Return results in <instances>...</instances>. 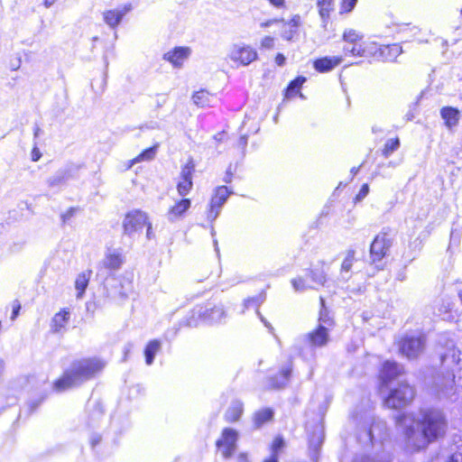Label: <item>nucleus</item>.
Listing matches in <instances>:
<instances>
[{
  "mask_svg": "<svg viewBox=\"0 0 462 462\" xmlns=\"http://www.w3.org/2000/svg\"><path fill=\"white\" fill-rule=\"evenodd\" d=\"M460 114L457 107L451 106H442L439 110V116L444 122V125L450 131L458 125Z\"/></svg>",
  "mask_w": 462,
  "mask_h": 462,
  "instance_id": "16",
  "label": "nucleus"
},
{
  "mask_svg": "<svg viewBox=\"0 0 462 462\" xmlns=\"http://www.w3.org/2000/svg\"><path fill=\"white\" fill-rule=\"evenodd\" d=\"M357 3V0H342L340 14L350 13L354 10Z\"/></svg>",
  "mask_w": 462,
  "mask_h": 462,
  "instance_id": "52",
  "label": "nucleus"
},
{
  "mask_svg": "<svg viewBox=\"0 0 462 462\" xmlns=\"http://www.w3.org/2000/svg\"><path fill=\"white\" fill-rule=\"evenodd\" d=\"M235 171H236V168L233 169V165H232V163H230L229 166L227 167L226 172H225L224 177H223V181L225 183L228 184V183L232 182Z\"/></svg>",
  "mask_w": 462,
  "mask_h": 462,
  "instance_id": "58",
  "label": "nucleus"
},
{
  "mask_svg": "<svg viewBox=\"0 0 462 462\" xmlns=\"http://www.w3.org/2000/svg\"><path fill=\"white\" fill-rule=\"evenodd\" d=\"M91 273L92 271H88V273H81L77 276L75 281L77 298H81L84 295L89 282Z\"/></svg>",
  "mask_w": 462,
  "mask_h": 462,
  "instance_id": "37",
  "label": "nucleus"
},
{
  "mask_svg": "<svg viewBox=\"0 0 462 462\" xmlns=\"http://www.w3.org/2000/svg\"><path fill=\"white\" fill-rule=\"evenodd\" d=\"M425 346L426 339L421 335H405L398 343L400 354L410 360L416 359L424 351Z\"/></svg>",
  "mask_w": 462,
  "mask_h": 462,
  "instance_id": "7",
  "label": "nucleus"
},
{
  "mask_svg": "<svg viewBox=\"0 0 462 462\" xmlns=\"http://www.w3.org/2000/svg\"><path fill=\"white\" fill-rule=\"evenodd\" d=\"M274 61L277 66L282 67L286 63V57L282 53L278 52L274 58Z\"/></svg>",
  "mask_w": 462,
  "mask_h": 462,
  "instance_id": "64",
  "label": "nucleus"
},
{
  "mask_svg": "<svg viewBox=\"0 0 462 462\" xmlns=\"http://www.w3.org/2000/svg\"><path fill=\"white\" fill-rule=\"evenodd\" d=\"M70 319V312L68 309H61L57 312L51 321V332L53 334L62 333V329L66 328Z\"/></svg>",
  "mask_w": 462,
  "mask_h": 462,
  "instance_id": "19",
  "label": "nucleus"
},
{
  "mask_svg": "<svg viewBox=\"0 0 462 462\" xmlns=\"http://www.w3.org/2000/svg\"><path fill=\"white\" fill-rule=\"evenodd\" d=\"M22 309V304L18 300H14L12 303V314L11 320H15L20 315V311Z\"/></svg>",
  "mask_w": 462,
  "mask_h": 462,
  "instance_id": "54",
  "label": "nucleus"
},
{
  "mask_svg": "<svg viewBox=\"0 0 462 462\" xmlns=\"http://www.w3.org/2000/svg\"><path fill=\"white\" fill-rule=\"evenodd\" d=\"M248 143V136L246 134H243L239 137L237 142V146L242 150L243 157L245 155V150Z\"/></svg>",
  "mask_w": 462,
  "mask_h": 462,
  "instance_id": "59",
  "label": "nucleus"
},
{
  "mask_svg": "<svg viewBox=\"0 0 462 462\" xmlns=\"http://www.w3.org/2000/svg\"><path fill=\"white\" fill-rule=\"evenodd\" d=\"M233 193V189L225 185L215 188L207 211L208 221L213 223L217 218L222 208Z\"/></svg>",
  "mask_w": 462,
  "mask_h": 462,
  "instance_id": "8",
  "label": "nucleus"
},
{
  "mask_svg": "<svg viewBox=\"0 0 462 462\" xmlns=\"http://www.w3.org/2000/svg\"><path fill=\"white\" fill-rule=\"evenodd\" d=\"M84 168H86V165L83 162L75 163L72 162H69L59 170L64 175L65 180L69 181L79 180L80 177L79 171Z\"/></svg>",
  "mask_w": 462,
  "mask_h": 462,
  "instance_id": "25",
  "label": "nucleus"
},
{
  "mask_svg": "<svg viewBox=\"0 0 462 462\" xmlns=\"http://www.w3.org/2000/svg\"><path fill=\"white\" fill-rule=\"evenodd\" d=\"M243 411V402L239 400H234L225 413V419L227 422H236L240 420Z\"/></svg>",
  "mask_w": 462,
  "mask_h": 462,
  "instance_id": "28",
  "label": "nucleus"
},
{
  "mask_svg": "<svg viewBox=\"0 0 462 462\" xmlns=\"http://www.w3.org/2000/svg\"><path fill=\"white\" fill-rule=\"evenodd\" d=\"M445 341L446 350L439 353L441 368L446 373L430 369L425 376L424 385L428 393L443 405L455 402L458 399V393L456 387V374L452 369L453 365H458L461 361V351L456 347L452 339L440 337L439 344Z\"/></svg>",
  "mask_w": 462,
  "mask_h": 462,
  "instance_id": "1",
  "label": "nucleus"
},
{
  "mask_svg": "<svg viewBox=\"0 0 462 462\" xmlns=\"http://www.w3.org/2000/svg\"><path fill=\"white\" fill-rule=\"evenodd\" d=\"M292 367V362L289 360L281 367L278 374L269 377V386L276 390L284 388L291 379Z\"/></svg>",
  "mask_w": 462,
  "mask_h": 462,
  "instance_id": "14",
  "label": "nucleus"
},
{
  "mask_svg": "<svg viewBox=\"0 0 462 462\" xmlns=\"http://www.w3.org/2000/svg\"><path fill=\"white\" fill-rule=\"evenodd\" d=\"M323 263L315 265L311 269L304 271L305 276L310 278L311 282L318 285H324L327 281V274L323 269Z\"/></svg>",
  "mask_w": 462,
  "mask_h": 462,
  "instance_id": "29",
  "label": "nucleus"
},
{
  "mask_svg": "<svg viewBox=\"0 0 462 462\" xmlns=\"http://www.w3.org/2000/svg\"><path fill=\"white\" fill-rule=\"evenodd\" d=\"M400 144L401 143L398 137L387 140L383 149V155L386 158L389 157L393 152L399 149Z\"/></svg>",
  "mask_w": 462,
  "mask_h": 462,
  "instance_id": "45",
  "label": "nucleus"
},
{
  "mask_svg": "<svg viewBox=\"0 0 462 462\" xmlns=\"http://www.w3.org/2000/svg\"><path fill=\"white\" fill-rule=\"evenodd\" d=\"M190 54L189 47L179 46L163 54V60L169 61L175 68H180L184 60L188 59Z\"/></svg>",
  "mask_w": 462,
  "mask_h": 462,
  "instance_id": "18",
  "label": "nucleus"
},
{
  "mask_svg": "<svg viewBox=\"0 0 462 462\" xmlns=\"http://www.w3.org/2000/svg\"><path fill=\"white\" fill-rule=\"evenodd\" d=\"M305 337L311 347H323L329 341V329L324 325H318L315 329L309 332Z\"/></svg>",
  "mask_w": 462,
  "mask_h": 462,
  "instance_id": "15",
  "label": "nucleus"
},
{
  "mask_svg": "<svg viewBox=\"0 0 462 462\" xmlns=\"http://www.w3.org/2000/svg\"><path fill=\"white\" fill-rule=\"evenodd\" d=\"M46 398L47 393L43 391H41L34 396L30 397L23 408L19 417H21L22 413H25L27 417L32 415L37 411V409L41 406Z\"/></svg>",
  "mask_w": 462,
  "mask_h": 462,
  "instance_id": "22",
  "label": "nucleus"
},
{
  "mask_svg": "<svg viewBox=\"0 0 462 462\" xmlns=\"http://www.w3.org/2000/svg\"><path fill=\"white\" fill-rule=\"evenodd\" d=\"M105 365L106 363L97 356L76 359L53 383V389L57 392H63L70 387L80 385L96 377Z\"/></svg>",
  "mask_w": 462,
  "mask_h": 462,
  "instance_id": "2",
  "label": "nucleus"
},
{
  "mask_svg": "<svg viewBox=\"0 0 462 462\" xmlns=\"http://www.w3.org/2000/svg\"><path fill=\"white\" fill-rule=\"evenodd\" d=\"M418 432L422 438L423 448L442 439L448 429V414L440 408H420L416 420Z\"/></svg>",
  "mask_w": 462,
  "mask_h": 462,
  "instance_id": "3",
  "label": "nucleus"
},
{
  "mask_svg": "<svg viewBox=\"0 0 462 462\" xmlns=\"http://www.w3.org/2000/svg\"><path fill=\"white\" fill-rule=\"evenodd\" d=\"M102 436L97 432H92L89 436V443L93 449H95L101 442Z\"/></svg>",
  "mask_w": 462,
  "mask_h": 462,
  "instance_id": "56",
  "label": "nucleus"
},
{
  "mask_svg": "<svg viewBox=\"0 0 462 462\" xmlns=\"http://www.w3.org/2000/svg\"><path fill=\"white\" fill-rule=\"evenodd\" d=\"M298 34V30L294 29V28H291L290 27V29H284L282 32V39L286 40V41H292L294 36Z\"/></svg>",
  "mask_w": 462,
  "mask_h": 462,
  "instance_id": "55",
  "label": "nucleus"
},
{
  "mask_svg": "<svg viewBox=\"0 0 462 462\" xmlns=\"http://www.w3.org/2000/svg\"><path fill=\"white\" fill-rule=\"evenodd\" d=\"M239 432L233 428H224L221 436L216 441V447L225 459L231 458L237 448Z\"/></svg>",
  "mask_w": 462,
  "mask_h": 462,
  "instance_id": "9",
  "label": "nucleus"
},
{
  "mask_svg": "<svg viewBox=\"0 0 462 462\" xmlns=\"http://www.w3.org/2000/svg\"><path fill=\"white\" fill-rule=\"evenodd\" d=\"M417 106V102L416 103H413L411 106H410V109L409 111L405 114L404 116V120L406 122H410V121H412L415 117V115H414V112L413 110L415 109Z\"/></svg>",
  "mask_w": 462,
  "mask_h": 462,
  "instance_id": "62",
  "label": "nucleus"
},
{
  "mask_svg": "<svg viewBox=\"0 0 462 462\" xmlns=\"http://www.w3.org/2000/svg\"><path fill=\"white\" fill-rule=\"evenodd\" d=\"M274 411L272 408H263L254 412V425L255 429L262 428L265 423L273 420Z\"/></svg>",
  "mask_w": 462,
  "mask_h": 462,
  "instance_id": "31",
  "label": "nucleus"
},
{
  "mask_svg": "<svg viewBox=\"0 0 462 462\" xmlns=\"http://www.w3.org/2000/svg\"><path fill=\"white\" fill-rule=\"evenodd\" d=\"M343 51L346 55L364 57L365 49L363 44H346L343 47Z\"/></svg>",
  "mask_w": 462,
  "mask_h": 462,
  "instance_id": "42",
  "label": "nucleus"
},
{
  "mask_svg": "<svg viewBox=\"0 0 462 462\" xmlns=\"http://www.w3.org/2000/svg\"><path fill=\"white\" fill-rule=\"evenodd\" d=\"M131 10V5H125L122 9H112L104 13V21L111 28L120 24L124 16Z\"/></svg>",
  "mask_w": 462,
  "mask_h": 462,
  "instance_id": "20",
  "label": "nucleus"
},
{
  "mask_svg": "<svg viewBox=\"0 0 462 462\" xmlns=\"http://www.w3.org/2000/svg\"><path fill=\"white\" fill-rule=\"evenodd\" d=\"M306 81L307 78L304 76H298L294 79L291 80L287 88L283 90L284 99H290L296 97Z\"/></svg>",
  "mask_w": 462,
  "mask_h": 462,
  "instance_id": "27",
  "label": "nucleus"
},
{
  "mask_svg": "<svg viewBox=\"0 0 462 462\" xmlns=\"http://www.w3.org/2000/svg\"><path fill=\"white\" fill-rule=\"evenodd\" d=\"M266 300V293L263 291L259 294L249 297L244 300V309L242 312L244 313L246 310L255 309V310H259V307Z\"/></svg>",
  "mask_w": 462,
  "mask_h": 462,
  "instance_id": "36",
  "label": "nucleus"
},
{
  "mask_svg": "<svg viewBox=\"0 0 462 462\" xmlns=\"http://www.w3.org/2000/svg\"><path fill=\"white\" fill-rule=\"evenodd\" d=\"M325 440L324 427L321 424H316L312 431L309 434V457L311 462H319L321 447Z\"/></svg>",
  "mask_w": 462,
  "mask_h": 462,
  "instance_id": "12",
  "label": "nucleus"
},
{
  "mask_svg": "<svg viewBox=\"0 0 462 462\" xmlns=\"http://www.w3.org/2000/svg\"><path fill=\"white\" fill-rule=\"evenodd\" d=\"M380 425L376 424L375 421H373V423L370 425V427L365 429L363 431L358 432L357 434V439L359 442L363 443L364 445H371L373 446L375 441L374 437V430L379 429Z\"/></svg>",
  "mask_w": 462,
  "mask_h": 462,
  "instance_id": "35",
  "label": "nucleus"
},
{
  "mask_svg": "<svg viewBox=\"0 0 462 462\" xmlns=\"http://www.w3.org/2000/svg\"><path fill=\"white\" fill-rule=\"evenodd\" d=\"M395 235L396 232L393 229L384 226L373 239L369 248V257L371 263L374 264L376 268H383V260L388 255Z\"/></svg>",
  "mask_w": 462,
  "mask_h": 462,
  "instance_id": "5",
  "label": "nucleus"
},
{
  "mask_svg": "<svg viewBox=\"0 0 462 462\" xmlns=\"http://www.w3.org/2000/svg\"><path fill=\"white\" fill-rule=\"evenodd\" d=\"M209 93L207 90L200 89L192 95V100L198 106H206L209 105Z\"/></svg>",
  "mask_w": 462,
  "mask_h": 462,
  "instance_id": "44",
  "label": "nucleus"
},
{
  "mask_svg": "<svg viewBox=\"0 0 462 462\" xmlns=\"http://www.w3.org/2000/svg\"><path fill=\"white\" fill-rule=\"evenodd\" d=\"M355 254H356V252L354 250L347 251V254L341 264V272L342 273H348L351 270L353 262L355 259Z\"/></svg>",
  "mask_w": 462,
  "mask_h": 462,
  "instance_id": "49",
  "label": "nucleus"
},
{
  "mask_svg": "<svg viewBox=\"0 0 462 462\" xmlns=\"http://www.w3.org/2000/svg\"><path fill=\"white\" fill-rule=\"evenodd\" d=\"M285 439L282 436L279 435V436H276L272 444H271V447H270V449H271V455L270 456H274L275 455V457H280V454L281 452L282 451V449L285 448Z\"/></svg>",
  "mask_w": 462,
  "mask_h": 462,
  "instance_id": "43",
  "label": "nucleus"
},
{
  "mask_svg": "<svg viewBox=\"0 0 462 462\" xmlns=\"http://www.w3.org/2000/svg\"><path fill=\"white\" fill-rule=\"evenodd\" d=\"M317 6L322 22V27L326 29L330 18V13L334 9V0H317Z\"/></svg>",
  "mask_w": 462,
  "mask_h": 462,
  "instance_id": "30",
  "label": "nucleus"
},
{
  "mask_svg": "<svg viewBox=\"0 0 462 462\" xmlns=\"http://www.w3.org/2000/svg\"><path fill=\"white\" fill-rule=\"evenodd\" d=\"M416 390L406 382H400L391 389L384 399L385 404L392 409H402L408 406L414 399Z\"/></svg>",
  "mask_w": 462,
  "mask_h": 462,
  "instance_id": "6",
  "label": "nucleus"
},
{
  "mask_svg": "<svg viewBox=\"0 0 462 462\" xmlns=\"http://www.w3.org/2000/svg\"><path fill=\"white\" fill-rule=\"evenodd\" d=\"M191 201L189 199L182 198L172 206L168 212V219L174 222L179 217H181L186 211L190 208Z\"/></svg>",
  "mask_w": 462,
  "mask_h": 462,
  "instance_id": "23",
  "label": "nucleus"
},
{
  "mask_svg": "<svg viewBox=\"0 0 462 462\" xmlns=\"http://www.w3.org/2000/svg\"><path fill=\"white\" fill-rule=\"evenodd\" d=\"M447 462H462V439L456 445V448L448 457Z\"/></svg>",
  "mask_w": 462,
  "mask_h": 462,
  "instance_id": "50",
  "label": "nucleus"
},
{
  "mask_svg": "<svg viewBox=\"0 0 462 462\" xmlns=\"http://www.w3.org/2000/svg\"><path fill=\"white\" fill-rule=\"evenodd\" d=\"M226 311L222 305L207 303L204 306H197L192 309L180 322V325L196 328L201 320L207 324L221 322L226 318Z\"/></svg>",
  "mask_w": 462,
  "mask_h": 462,
  "instance_id": "4",
  "label": "nucleus"
},
{
  "mask_svg": "<svg viewBox=\"0 0 462 462\" xmlns=\"http://www.w3.org/2000/svg\"><path fill=\"white\" fill-rule=\"evenodd\" d=\"M364 35L354 30V29H346L342 35V40L346 44H363Z\"/></svg>",
  "mask_w": 462,
  "mask_h": 462,
  "instance_id": "39",
  "label": "nucleus"
},
{
  "mask_svg": "<svg viewBox=\"0 0 462 462\" xmlns=\"http://www.w3.org/2000/svg\"><path fill=\"white\" fill-rule=\"evenodd\" d=\"M123 263V255L118 251L108 252L102 261L103 267L110 271L119 270Z\"/></svg>",
  "mask_w": 462,
  "mask_h": 462,
  "instance_id": "24",
  "label": "nucleus"
},
{
  "mask_svg": "<svg viewBox=\"0 0 462 462\" xmlns=\"http://www.w3.org/2000/svg\"><path fill=\"white\" fill-rule=\"evenodd\" d=\"M78 210V208L70 207L66 212L62 213L60 215L62 225L67 224L75 216Z\"/></svg>",
  "mask_w": 462,
  "mask_h": 462,
  "instance_id": "53",
  "label": "nucleus"
},
{
  "mask_svg": "<svg viewBox=\"0 0 462 462\" xmlns=\"http://www.w3.org/2000/svg\"><path fill=\"white\" fill-rule=\"evenodd\" d=\"M282 23H284V26L289 25L290 27L298 30V28L300 27V25L301 23V18L299 14H295L291 17V19L289 22H287V23L282 22Z\"/></svg>",
  "mask_w": 462,
  "mask_h": 462,
  "instance_id": "57",
  "label": "nucleus"
},
{
  "mask_svg": "<svg viewBox=\"0 0 462 462\" xmlns=\"http://www.w3.org/2000/svg\"><path fill=\"white\" fill-rule=\"evenodd\" d=\"M139 129L140 130H154V129H160V125L158 122L156 121H151L149 123H146V124H143V125H141L139 126Z\"/></svg>",
  "mask_w": 462,
  "mask_h": 462,
  "instance_id": "61",
  "label": "nucleus"
},
{
  "mask_svg": "<svg viewBox=\"0 0 462 462\" xmlns=\"http://www.w3.org/2000/svg\"><path fill=\"white\" fill-rule=\"evenodd\" d=\"M67 183L68 181L60 170H57L55 173L47 180V184L50 188H61Z\"/></svg>",
  "mask_w": 462,
  "mask_h": 462,
  "instance_id": "40",
  "label": "nucleus"
},
{
  "mask_svg": "<svg viewBox=\"0 0 462 462\" xmlns=\"http://www.w3.org/2000/svg\"><path fill=\"white\" fill-rule=\"evenodd\" d=\"M147 220V214L140 209L128 211L123 220V235L132 237L135 233L143 230Z\"/></svg>",
  "mask_w": 462,
  "mask_h": 462,
  "instance_id": "10",
  "label": "nucleus"
},
{
  "mask_svg": "<svg viewBox=\"0 0 462 462\" xmlns=\"http://www.w3.org/2000/svg\"><path fill=\"white\" fill-rule=\"evenodd\" d=\"M105 413L104 406L100 402H95L92 406L88 405V426L96 428L99 425Z\"/></svg>",
  "mask_w": 462,
  "mask_h": 462,
  "instance_id": "21",
  "label": "nucleus"
},
{
  "mask_svg": "<svg viewBox=\"0 0 462 462\" xmlns=\"http://www.w3.org/2000/svg\"><path fill=\"white\" fill-rule=\"evenodd\" d=\"M380 52L386 60L393 61L402 52V49L399 44L384 45L380 48Z\"/></svg>",
  "mask_w": 462,
  "mask_h": 462,
  "instance_id": "38",
  "label": "nucleus"
},
{
  "mask_svg": "<svg viewBox=\"0 0 462 462\" xmlns=\"http://www.w3.org/2000/svg\"><path fill=\"white\" fill-rule=\"evenodd\" d=\"M343 59L340 56H324L313 60L314 69L319 73H327L337 67Z\"/></svg>",
  "mask_w": 462,
  "mask_h": 462,
  "instance_id": "17",
  "label": "nucleus"
},
{
  "mask_svg": "<svg viewBox=\"0 0 462 462\" xmlns=\"http://www.w3.org/2000/svg\"><path fill=\"white\" fill-rule=\"evenodd\" d=\"M162 348V342L160 339H152L150 340L143 349V355L145 359V364L147 365H152L154 362L155 356L157 353Z\"/></svg>",
  "mask_w": 462,
  "mask_h": 462,
  "instance_id": "26",
  "label": "nucleus"
},
{
  "mask_svg": "<svg viewBox=\"0 0 462 462\" xmlns=\"http://www.w3.org/2000/svg\"><path fill=\"white\" fill-rule=\"evenodd\" d=\"M393 457L389 452H383L374 456L356 455L352 462H392Z\"/></svg>",
  "mask_w": 462,
  "mask_h": 462,
  "instance_id": "34",
  "label": "nucleus"
},
{
  "mask_svg": "<svg viewBox=\"0 0 462 462\" xmlns=\"http://www.w3.org/2000/svg\"><path fill=\"white\" fill-rule=\"evenodd\" d=\"M31 156H32V162H38L42 157V152H40L39 148L37 147L36 143H34Z\"/></svg>",
  "mask_w": 462,
  "mask_h": 462,
  "instance_id": "63",
  "label": "nucleus"
},
{
  "mask_svg": "<svg viewBox=\"0 0 462 462\" xmlns=\"http://www.w3.org/2000/svg\"><path fill=\"white\" fill-rule=\"evenodd\" d=\"M132 282L128 280H123L119 282L118 285H116L114 287L110 294L114 298H118L124 300L128 298L129 293L132 291Z\"/></svg>",
  "mask_w": 462,
  "mask_h": 462,
  "instance_id": "32",
  "label": "nucleus"
},
{
  "mask_svg": "<svg viewBox=\"0 0 462 462\" xmlns=\"http://www.w3.org/2000/svg\"><path fill=\"white\" fill-rule=\"evenodd\" d=\"M319 325H324L329 328L335 325V322L333 318L330 316V311L326 306V300L322 296L319 297Z\"/></svg>",
  "mask_w": 462,
  "mask_h": 462,
  "instance_id": "33",
  "label": "nucleus"
},
{
  "mask_svg": "<svg viewBox=\"0 0 462 462\" xmlns=\"http://www.w3.org/2000/svg\"><path fill=\"white\" fill-rule=\"evenodd\" d=\"M404 374V366L394 360H385L379 370L380 383L383 387L389 384Z\"/></svg>",
  "mask_w": 462,
  "mask_h": 462,
  "instance_id": "11",
  "label": "nucleus"
},
{
  "mask_svg": "<svg viewBox=\"0 0 462 462\" xmlns=\"http://www.w3.org/2000/svg\"><path fill=\"white\" fill-rule=\"evenodd\" d=\"M369 191H370L369 185L367 183H364L361 186L358 193L354 198V202L356 204L361 202L368 195Z\"/></svg>",
  "mask_w": 462,
  "mask_h": 462,
  "instance_id": "51",
  "label": "nucleus"
},
{
  "mask_svg": "<svg viewBox=\"0 0 462 462\" xmlns=\"http://www.w3.org/2000/svg\"><path fill=\"white\" fill-rule=\"evenodd\" d=\"M192 187H193L192 180L180 179V180L177 184V190H178V193L180 194V196L184 198L185 196H187L189 193Z\"/></svg>",
  "mask_w": 462,
  "mask_h": 462,
  "instance_id": "48",
  "label": "nucleus"
},
{
  "mask_svg": "<svg viewBox=\"0 0 462 462\" xmlns=\"http://www.w3.org/2000/svg\"><path fill=\"white\" fill-rule=\"evenodd\" d=\"M307 277L304 275H299L291 280V285L296 291H303L313 287L307 283Z\"/></svg>",
  "mask_w": 462,
  "mask_h": 462,
  "instance_id": "46",
  "label": "nucleus"
},
{
  "mask_svg": "<svg viewBox=\"0 0 462 462\" xmlns=\"http://www.w3.org/2000/svg\"><path fill=\"white\" fill-rule=\"evenodd\" d=\"M160 144L156 143L155 144L152 145L151 147H148L142 151V152L134 159L135 162H143V161H151L152 160L158 151Z\"/></svg>",
  "mask_w": 462,
  "mask_h": 462,
  "instance_id": "41",
  "label": "nucleus"
},
{
  "mask_svg": "<svg viewBox=\"0 0 462 462\" xmlns=\"http://www.w3.org/2000/svg\"><path fill=\"white\" fill-rule=\"evenodd\" d=\"M230 59L233 61H238L243 66H248L258 59V53L255 49L249 45H235L231 51Z\"/></svg>",
  "mask_w": 462,
  "mask_h": 462,
  "instance_id": "13",
  "label": "nucleus"
},
{
  "mask_svg": "<svg viewBox=\"0 0 462 462\" xmlns=\"http://www.w3.org/2000/svg\"><path fill=\"white\" fill-rule=\"evenodd\" d=\"M195 171V163L192 158H189L186 164L181 168L180 179L192 180Z\"/></svg>",
  "mask_w": 462,
  "mask_h": 462,
  "instance_id": "47",
  "label": "nucleus"
},
{
  "mask_svg": "<svg viewBox=\"0 0 462 462\" xmlns=\"http://www.w3.org/2000/svg\"><path fill=\"white\" fill-rule=\"evenodd\" d=\"M261 46L264 49H273L274 46V39L272 36H265L262 42Z\"/></svg>",
  "mask_w": 462,
  "mask_h": 462,
  "instance_id": "60",
  "label": "nucleus"
}]
</instances>
